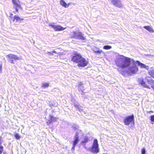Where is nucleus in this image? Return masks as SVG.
I'll return each instance as SVG.
<instances>
[{
  "label": "nucleus",
  "instance_id": "f257e3e1",
  "mask_svg": "<svg viewBox=\"0 0 154 154\" xmlns=\"http://www.w3.org/2000/svg\"><path fill=\"white\" fill-rule=\"evenodd\" d=\"M117 66L122 69L128 67L131 63L130 58L119 55L115 60Z\"/></svg>",
  "mask_w": 154,
  "mask_h": 154
},
{
  "label": "nucleus",
  "instance_id": "f03ea898",
  "mask_svg": "<svg viewBox=\"0 0 154 154\" xmlns=\"http://www.w3.org/2000/svg\"><path fill=\"white\" fill-rule=\"evenodd\" d=\"M71 61L78 63L79 67H84L88 64V62L79 53L74 51L72 57Z\"/></svg>",
  "mask_w": 154,
  "mask_h": 154
},
{
  "label": "nucleus",
  "instance_id": "7ed1b4c3",
  "mask_svg": "<svg viewBox=\"0 0 154 154\" xmlns=\"http://www.w3.org/2000/svg\"><path fill=\"white\" fill-rule=\"evenodd\" d=\"M136 62H134L133 65L129 66L128 68L127 69L125 70H124L122 69L120 70L119 69H118V70L120 73L124 75L125 73H127L129 75H131L132 74L136 73L138 71V68L137 66L135 64Z\"/></svg>",
  "mask_w": 154,
  "mask_h": 154
},
{
  "label": "nucleus",
  "instance_id": "20e7f679",
  "mask_svg": "<svg viewBox=\"0 0 154 154\" xmlns=\"http://www.w3.org/2000/svg\"><path fill=\"white\" fill-rule=\"evenodd\" d=\"M83 135V132L81 130H78L75 133V135L74 137V141L73 143V146L71 150L72 151H74L75 146L79 141V137L80 136H82Z\"/></svg>",
  "mask_w": 154,
  "mask_h": 154
},
{
  "label": "nucleus",
  "instance_id": "39448f33",
  "mask_svg": "<svg viewBox=\"0 0 154 154\" xmlns=\"http://www.w3.org/2000/svg\"><path fill=\"white\" fill-rule=\"evenodd\" d=\"M145 81L151 85H154V81L152 80L151 77L147 76L145 79V81L143 79H140L139 80L140 83L143 86L149 89H150V88L146 84Z\"/></svg>",
  "mask_w": 154,
  "mask_h": 154
},
{
  "label": "nucleus",
  "instance_id": "423d86ee",
  "mask_svg": "<svg viewBox=\"0 0 154 154\" xmlns=\"http://www.w3.org/2000/svg\"><path fill=\"white\" fill-rule=\"evenodd\" d=\"M6 57L8 58V62L12 64H14L15 63L14 61H16L17 60H20L21 59L20 57H18L17 55L11 54L7 55Z\"/></svg>",
  "mask_w": 154,
  "mask_h": 154
},
{
  "label": "nucleus",
  "instance_id": "0eeeda50",
  "mask_svg": "<svg viewBox=\"0 0 154 154\" xmlns=\"http://www.w3.org/2000/svg\"><path fill=\"white\" fill-rule=\"evenodd\" d=\"M90 151L94 153H97L99 151V144L97 139H95L94 140L93 145L90 149Z\"/></svg>",
  "mask_w": 154,
  "mask_h": 154
},
{
  "label": "nucleus",
  "instance_id": "6e6552de",
  "mask_svg": "<svg viewBox=\"0 0 154 154\" xmlns=\"http://www.w3.org/2000/svg\"><path fill=\"white\" fill-rule=\"evenodd\" d=\"M134 116L132 114L127 116L123 119L124 124L126 125H129L131 123H134Z\"/></svg>",
  "mask_w": 154,
  "mask_h": 154
},
{
  "label": "nucleus",
  "instance_id": "1a4fd4ad",
  "mask_svg": "<svg viewBox=\"0 0 154 154\" xmlns=\"http://www.w3.org/2000/svg\"><path fill=\"white\" fill-rule=\"evenodd\" d=\"M71 36L72 38L81 40H84L86 39L83 36V35L81 32H74Z\"/></svg>",
  "mask_w": 154,
  "mask_h": 154
},
{
  "label": "nucleus",
  "instance_id": "9d476101",
  "mask_svg": "<svg viewBox=\"0 0 154 154\" xmlns=\"http://www.w3.org/2000/svg\"><path fill=\"white\" fill-rule=\"evenodd\" d=\"M111 3L116 7L122 8L123 7V5L122 3L120 0H110Z\"/></svg>",
  "mask_w": 154,
  "mask_h": 154
},
{
  "label": "nucleus",
  "instance_id": "9b49d317",
  "mask_svg": "<svg viewBox=\"0 0 154 154\" xmlns=\"http://www.w3.org/2000/svg\"><path fill=\"white\" fill-rule=\"evenodd\" d=\"M49 26L54 28L56 31L63 30L66 28H64L61 26H57L51 24H49Z\"/></svg>",
  "mask_w": 154,
  "mask_h": 154
},
{
  "label": "nucleus",
  "instance_id": "f8f14e48",
  "mask_svg": "<svg viewBox=\"0 0 154 154\" xmlns=\"http://www.w3.org/2000/svg\"><path fill=\"white\" fill-rule=\"evenodd\" d=\"M12 2L14 5V7L15 9L16 12H18V8H21L20 5L18 3V1L16 0H12Z\"/></svg>",
  "mask_w": 154,
  "mask_h": 154
},
{
  "label": "nucleus",
  "instance_id": "ddd939ff",
  "mask_svg": "<svg viewBox=\"0 0 154 154\" xmlns=\"http://www.w3.org/2000/svg\"><path fill=\"white\" fill-rule=\"evenodd\" d=\"M12 19H13V21L17 23H20L21 21L23 20V19L21 18L18 15H15L13 17H12Z\"/></svg>",
  "mask_w": 154,
  "mask_h": 154
},
{
  "label": "nucleus",
  "instance_id": "4468645a",
  "mask_svg": "<svg viewBox=\"0 0 154 154\" xmlns=\"http://www.w3.org/2000/svg\"><path fill=\"white\" fill-rule=\"evenodd\" d=\"M136 63L137 64L138 66H140L141 68H145L148 70L149 68L148 66H146L145 64L142 63L138 61H136Z\"/></svg>",
  "mask_w": 154,
  "mask_h": 154
},
{
  "label": "nucleus",
  "instance_id": "2eb2a0df",
  "mask_svg": "<svg viewBox=\"0 0 154 154\" xmlns=\"http://www.w3.org/2000/svg\"><path fill=\"white\" fill-rule=\"evenodd\" d=\"M60 4L65 8H68L69 5V4H67L63 0H60Z\"/></svg>",
  "mask_w": 154,
  "mask_h": 154
},
{
  "label": "nucleus",
  "instance_id": "dca6fc26",
  "mask_svg": "<svg viewBox=\"0 0 154 154\" xmlns=\"http://www.w3.org/2000/svg\"><path fill=\"white\" fill-rule=\"evenodd\" d=\"M79 91L80 92V91H84L85 90V88L84 86V85L83 84L82 82H80L79 85Z\"/></svg>",
  "mask_w": 154,
  "mask_h": 154
},
{
  "label": "nucleus",
  "instance_id": "f3484780",
  "mask_svg": "<svg viewBox=\"0 0 154 154\" xmlns=\"http://www.w3.org/2000/svg\"><path fill=\"white\" fill-rule=\"evenodd\" d=\"M89 138L88 137L85 136V137L84 140H83L81 142V144L83 146H85L86 145V143L88 142L89 141Z\"/></svg>",
  "mask_w": 154,
  "mask_h": 154
},
{
  "label": "nucleus",
  "instance_id": "a211bd4d",
  "mask_svg": "<svg viewBox=\"0 0 154 154\" xmlns=\"http://www.w3.org/2000/svg\"><path fill=\"white\" fill-rule=\"evenodd\" d=\"M93 52L95 53L96 55H100L101 53L103 52L102 50L100 49L97 50L93 49Z\"/></svg>",
  "mask_w": 154,
  "mask_h": 154
},
{
  "label": "nucleus",
  "instance_id": "6ab92c4d",
  "mask_svg": "<svg viewBox=\"0 0 154 154\" xmlns=\"http://www.w3.org/2000/svg\"><path fill=\"white\" fill-rule=\"evenodd\" d=\"M143 28L150 32H154L153 29L149 26H143Z\"/></svg>",
  "mask_w": 154,
  "mask_h": 154
},
{
  "label": "nucleus",
  "instance_id": "aec40b11",
  "mask_svg": "<svg viewBox=\"0 0 154 154\" xmlns=\"http://www.w3.org/2000/svg\"><path fill=\"white\" fill-rule=\"evenodd\" d=\"M49 85V84L48 83H42L41 85V87L45 88L48 87Z\"/></svg>",
  "mask_w": 154,
  "mask_h": 154
},
{
  "label": "nucleus",
  "instance_id": "412c9836",
  "mask_svg": "<svg viewBox=\"0 0 154 154\" xmlns=\"http://www.w3.org/2000/svg\"><path fill=\"white\" fill-rule=\"evenodd\" d=\"M49 118L51 120L50 123H51L52 122H55L56 121V119L52 115L50 116Z\"/></svg>",
  "mask_w": 154,
  "mask_h": 154
},
{
  "label": "nucleus",
  "instance_id": "4be33fe9",
  "mask_svg": "<svg viewBox=\"0 0 154 154\" xmlns=\"http://www.w3.org/2000/svg\"><path fill=\"white\" fill-rule=\"evenodd\" d=\"M112 48V47L110 45H106L103 47V48L105 50H109L111 49Z\"/></svg>",
  "mask_w": 154,
  "mask_h": 154
},
{
  "label": "nucleus",
  "instance_id": "5701e85b",
  "mask_svg": "<svg viewBox=\"0 0 154 154\" xmlns=\"http://www.w3.org/2000/svg\"><path fill=\"white\" fill-rule=\"evenodd\" d=\"M72 127L73 128L74 130L75 131H76L77 129L78 130H79L78 129L79 128V126L75 124L73 125Z\"/></svg>",
  "mask_w": 154,
  "mask_h": 154
},
{
  "label": "nucleus",
  "instance_id": "b1692460",
  "mask_svg": "<svg viewBox=\"0 0 154 154\" xmlns=\"http://www.w3.org/2000/svg\"><path fill=\"white\" fill-rule=\"evenodd\" d=\"M80 92H81V94L82 95V98L84 99L86 98L87 97L84 95L85 93L83 91H80Z\"/></svg>",
  "mask_w": 154,
  "mask_h": 154
},
{
  "label": "nucleus",
  "instance_id": "393cba45",
  "mask_svg": "<svg viewBox=\"0 0 154 154\" xmlns=\"http://www.w3.org/2000/svg\"><path fill=\"white\" fill-rule=\"evenodd\" d=\"M151 123L153 124L154 122V115H152L150 116V119Z\"/></svg>",
  "mask_w": 154,
  "mask_h": 154
},
{
  "label": "nucleus",
  "instance_id": "a878e982",
  "mask_svg": "<svg viewBox=\"0 0 154 154\" xmlns=\"http://www.w3.org/2000/svg\"><path fill=\"white\" fill-rule=\"evenodd\" d=\"M3 149V146L2 145V144H0V154H2L4 150Z\"/></svg>",
  "mask_w": 154,
  "mask_h": 154
},
{
  "label": "nucleus",
  "instance_id": "bb28decb",
  "mask_svg": "<svg viewBox=\"0 0 154 154\" xmlns=\"http://www.w3.org/2000/svg\"><path fill=\"white\" fill-rule=\"evenodd\" d=\"M146 152V149L145 147H143L141 150V154H145Z\"/></svg>",
  "mask_w": 154,
  "mask_h": 154
},
{
  "label": "nucleus",
  "instance_id": "cd10ccee",
  "mask_svg": "<svg viewBox=\"0 0 154 154\" xmlns=\"http://www.w3.org/2000/svg\"><path fill=\"white\" fill-rule=\"evenodd\" d=\"M149 73L150 75L154 78V69H152Z\"/></svg>",
  "mask_w": 154,
  "mask_h": 154
},
{
  "label": "nucleus",
  "instance_id": "c85d7f7f",
  "mask_svg": "<svg viewBox=\"0 0 154 154\" xmlns=\"http://www.w3.org/2000/svg\"><path fill=\"white\" fill-rule=\"evenodd\" d=\"M14 136L16 139L18 140L20 138V137L18 134L16 133L14 135Z\"/></svg>",
  "mask_w": 154,
  "mask_h": 154
},
{
  "label": "nucleus",
  "instance_id": "c756f323",
  "mask_svg": "<svg viewBox=\"0 0 154 154\" xmlns=\"http://www.w3.org/2000/svg\"><path fill=\"white\" fill-rule=\"evenodd\" d=\"M2 72V63L0 61V74Z\"/></svg>",
  "mask_w": 154,
  "mask_h": 154
},
{
  "label": "nucleus",
  "instance_id": "7c9ffc66",
  "mask_svg": "<svg viewBox=\"0 0 154 154\" xmlns=\"http://www.w3.org/2000/svg\"><path fill=\"white\" fill-rule=\"evenodd\" d=\"M79 111H81L83 110L81 106H79L77 109Z\"/></svg>",
  "mask_w": 154,
  "mask_h": 154
},
{
  "label": "nucleus",
  "instance_id": "2f4dec72",
  "mask_svg": "<svg viewBox=\"0 0 154 154\" xmlns=\"http://www.w3.org/2000/svg\"><path fill=\"white\" fill-rule=\"evenodd\" d=\"M2 137L0 136V144H2Z\"/></svg>",
  "mask_w": 154,
  "mask_h": 154
},
{
  "label": "nucleus",
  "instance_id": "473e14b6",
  "mask_svg": "<svg viewBox=\"0 0 154 154\" xmlns=\"http://www.w3.org/2000/svg\"><path fill=\"white\" fill-rule=\"evenodd\" d=\"M74 106L76 108L78 109V108L79 107V106L78 104H74Z\"/></svg>",
  "mask_w": 154,
  "mask_h": 154
},
{
  "label": "nucleus",
  "instance_id": "72a5a7b5",
  "mask_svg": "<svg viewBox=\"0 0 154 154\" xmlns=\"http://www.w3.org/2000/svg\"><path fill=\"white\" fill-rule=\"evenodd\" d=\"M13 15V14L12 13H10V16H9V17L11 18L12 19V17H12V16Z\"/></svg>",
  "mask_w": 154,
  "mask_h": 154
},
{
  "label": "nucleus",
  "instance_id": "f704fd0d",
  "mask_svg": "<svg viewBox=\"0 0 154 154\" xmlns=\"http://www.w3.org/2000/svg\"><path fill=\"white\" fill-rule=\"evenodd\" d=\"M48 53L49 55H51V54L53 55L52 52H48Z\"/></svg>",
  "mask_w": 154,
  "mask_h": 154
},
{
  "label": "nucleus",
  "instance_id": "c9c22d12",
  "mask_svg": "<svg viewBox=\"0 0 154 154\" xmlns=\"http://www.w3.org/2000/svg\"><path fill=\"white\" fill-rule=\"evenodd\" d=\"M151 87L153 89V90H154V85H151Z\"/></svg>",
  "mask_w": 154,
  "mask_h": 154
},
{
  "label": "nucleus",
  "instance_id": "e433bc0d",
  "mask_svg": "<svg viewBox=\"0 0 154 154\" xmlns=\"http://www.w3.org/2000/svg\"><path fill=\"white\" fill-rule=\"evenodd\" d=\"M149 112V113H152L153 112L152 111H150L149 112Z\"/></svg>",
  "mask_w": 154,
  "mask_h": 154
},
{
  "label": "nucleus",
  "instance_id": "4c0bfd02",
  "mask_svg": "<svg viewBox=\"0 0 154 154\" xmlns=\"http://www.w3.org/2000/svg\"><path fill=\"white\" fill-rule=\"evenodd\" d=\"M52 53H54L55 54H57V53L56 52V51H52Z\"/></svg>",
  "mask_w": 154,
  "mask_h": 154
}]
</instances>
